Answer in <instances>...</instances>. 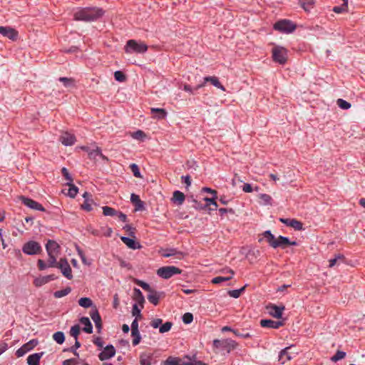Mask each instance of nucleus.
Instances as JSON below:
<instances>
[{"instance_id": "1", "label": "nucleus", "mask_w": 365, "mask_h": 365, "mask_svg": "<svg viewBox=\"0 0 365 365\" xmlns=\"http://www.w3.org/2000/svg\"><path fill=\"white\" fill-rule=\"evenodd\" d=\"M105 11L98 7L80 8L74 13V19L83 21H94L102 17Z\"/></svg>"}, {"instance_id": "2", "label": "nucleus", "mask_w": 365, "mask_h": 365, "mask_svg": "<svg viewBox=\"0 0 365 365\" xmlns=\"http://www.w3.org/2000/svg\"><path fill=\"white\" fill-rule=\"evenodd\" d=\"M237 342L230 338L214 339L212 341L213 350L216 352H221L223 354H230L237 348Z\"/></svg>"}, {"instance_id": "3", "label": "nucleus", "mask_w": 365, "mask_h": 365, "mask_svg": "<svg viewBox=\"0 0 365 365\" xmlns=\"http://www.w3.org/2000/svg\"><path fill=\"white\" fill-rule=\"evenodd\" d=\"M148 50V46L142 42H138L136 40H128L125 46V51L128 53H144Z\"/></svg>"}, {"instance_id": "4", "label": "nucleus", "mask_w": 365, "mask_h": 365, "mask_svg": "<svg viewBox=\"0 0 365 365\" xmlns=\"http://www.w3.org/2000/svg\"><path fill=\"white\" fill-rule=\"evenodd\" d=\"M274 30L283 34L292 33L297 28V25L288 19L277 21L273 26Z\"/></svg>"}, {"instance_id": "5", "label": "nucleus", "mask_w": 365, "mask_h": 365, "mask_svg": "<svg viewBox=\"0 0 365 365\" xmlns=\"http://www.w3.org/2000/svg\"><path fill=\"white\" fill-rule=\"evenodd\" d=\"M272 59L279 64H284L287 61V51L285 48L279 46H274L272 50Z\"/></svg>"}, {"instance_id": "6", "label": "nucleus", "mask_w": 365, "mask_h": 365, "mask_svg": "<svg viewBox=\"0 0 365 365\" xmlns=\"http://www.w3.org/2000/svg\"><path fill=\"white\" fill-rule=\"evenodd\" d=\"M182 273V269L175 266H165L159 268L157 270V274L165 279H168L175 274Z\"/></svg>"}, {"instance_id": "7", "label": "nucleus", "mask_w": 365, "mask_h": 365, "mask_svg": "<svg viewBox=\"0 0 365 365\" xmlns=\"http://www.w3.org/2000/svg\"><path fill=\"white\" fill-rule=\"evenodd\" d=\"M22 251L26 255H35L39 254L42 248L38 242L29 240L23 245Z\"/></svg>"}, {"instance_id": "8", "label": "nucleus", "mask_w": 365, "mask_h": 365, "mask_svg": "<svg viewBox=\"0 0 365 365\" xmlns=\"http://www.w3.org/2000/svg\"><path fill=\"white\" fill-rule=\"evenodd\" d=\"M57 268H58L61 270L62 274L68 279H71L73 278L71 266L69 265L66 258L60 259V260L58 262Z\"/></svg>"}, {"instance_id": "9", "label": "nucleus", "mask_w": 365, "mask_h": 365, "mask_svg": "<svg viewBox=\"0 0 365 365\" xmlns=\"http://www.w3.org/2000/svg\"><path fill=\"white\" fill-rule=\"evenodd\" d=\"M159 252L163 257H175L177 259H182L185 255L184 252L173 247L161 249Z\"/></svg>"}, {"instance_id": "10", "label": "nucleus", "mask_w": 365, "mask_h": 365, "mask_svg": "<svg viewBox=\"0 0 365 365\" xmlns=\"http://www.w3.org/2000/svg\"><path fill=\"white\" fill-rule=\"evenodd\" d=\"M38 341L37 339H31L29 342L24 344L21 347L18 349L16 351V355L17 357H21L24 354H26L28 351L33 349L37 344Z\"/></svg>"}, {"instance_id": "11", "label": "nucleus", "mask_w": 365, "mask_h": 365, "mask_svg": "<svg viewBox=\"0 0 365 365\" xmlns=\"http://www.w3.org/2000/svg\"><path fill=\"white\" fill-rule=\"evenodd\" d=\"M19 199L24 205L31 209L39 211H45V209L41 204L29 197L21 195L20 196Z\"/></svg>"}, {"instance_id": "12", "label": "nucleus", "mask_w": 365, "mask_h": 365, "mask_svg": "<svg viewBox=\"0 0 365 365\" xmlns=\"http://www.w3.org/2000/svg\"><path fill=\"white\" fill-rule=\"evenodd\" d=\"M0 34L12 41H16L19 36L18 31L10 26H0Z\"/></svg>"}, {"instance_id": "13", "label": "nucleus", "mask_w": 365, "mask_h": 365, "mask_svg": "<svg viewBox=\"0 0 365 365\" xmlns=\"http://www.w3.org/2000/svg\"><path fill=\"white\" fill-rule=\"evenodd\" d=\"M115 354V349L112 344L107 345L103 351L98 354V358L103 361L113 357Z\"/></svg>"}, {"instance_id": "14", "label": "nucleus", "mask_w": 365, "mask_h": 365, "mask_svg": "<svg viewBox=\"0 0 365 365\" xmlns=\"http://www.w3.org/2000/svg\"><path fill=\"white\" fill-rule=\"evenodd\" d=\"M90 316L95 323V326L97 329L98 333H101L102 329V319L101 317L98 312L97 308L94 306V307L91 309L90 312Z\"/></svg>"}, {"instance_id": "15", "label": "nucleus", "mask_w": 365, "mask_h": 365, "mask_svg": "<svg viewBox=\"0 0 365 365\" xmlns=\"http://www.w3.org/2000/svg\"><path fill=\"white\" fill-rule=\"evenodd\" d=\"M267 309L272 317L277 319H281L282 317V312L284 310L285 307L284 305L277 306L274 304H269L267 307Z\"/></svg>"}, {"instance_id": "16", "label": "nucleus", "mask_w": 365, "mask_h": 365, "mask_svg": "<svg viewBox=\"0 0 365 365\" xmlns=\"http://www.w3.org/2000/svg\"><path fill=\"white\" fill-rule=\"evenodd\" d=\"M279 221L287 226L294 228L295 230H302L303 224L296 219L279 218Z\"/></svg>"}, {"instance_id": "17", "label": "nucleus", "mask_w": 365, "mask_h": 365, "mask_svg": "<svg viewBox=\"0 0 365 365\" xmlns=\"http://www.w3.org/2000/svg\"><path fill=\"white\" fill-rule=\"evenodd\" d=\"M288 243H289V237L279 235L277 238L274 240L270 246L274 249L278 247L284 249L287 246Z\"/></svg>"}, {"instance_id": "18", "label": "nucleus", "mask_w": 365, "mask_h": 365, "mask_svg": "<svg viewBox=\"0 0 365 365\" xmlns=\"http://www.w3.org/2000/svg\"><path fill=\"white\" fill-rule=\"evenodd\" d=\"M58 277L55 274H48L43 277H37L34 279V284L36 287H41L48 283L51 281L56 279Z\"/></svg>"}, {"instance_id": "19", "label": "nucleus", "mask_w": 365, "mask_h": 365, "mask_svg": "<svg viewBox=\"0 0 365 365\" xmlns=\"http://www.w3.org/2000/svg\"><path fill=\"white\" fill-rule=\"evenodd\" d=\"M59 140L63 145L66 146H71L75 143L76 137L74 135L66 132L60 136Z\"/></svg>"}, {"instance_id": "20", "label": "nucleus", "mask_w": 365, "mask_h": 365, "mask_svg": "<svg viewBox=\"0 0 365 365\" xmlns=\"http://www.w3.org/2000/svg\"><path fill=\"white\" fill-rule=\"evenodd\" d=\"M156 363L154 360L153 354H148L142 352L140 354V365H152Z\"/></svg>"}, {"instance_id": "21", "label": "nucleus", "mask_w": 365, "mask_h": 365, "mask_svg": "<svg viewBox=\"0 0 365 365\" xmlns=\"http://www.w3.org/2000/svg\"><path fill=\"white\" fill-rule=\"evenodd\" d=\"M260 325L264 328L278 329L283 325L281 321H274L272 319H261Z\"/></svg>"}, {"instance_id": "22", "label": "nucleus", "mask_w": 365, "mask_h": 365, "mask_svg": "<svg viewBox=\"0 0 365 365\" xmlns=\"http://www.w3.org/2000/svg\"><path fill=\"white\" fill-rule=\"evenodd\" d=\"M163 296H164V292H157L153 289L151 292H150V293L147 297H148V301L151 304L156 306L158 304L160 299Z\"/></svg>"}, {"instance_id": "23", "label": "nucleus", "mask_w": 365, "mask_h": 365, "mask_svg": "<svg viewBox=\"0 0 365 365\" xmlns=\"http://www.w3.org/2000/svg\"><path fill=\"white\" fill-rule=\"evenodd\" d=\"M60 246L58 244L52 240H48L46 244V250L47 254H57L59 252Z\"/></svg>"}, {"instance_id": "24", "label": "nucleus", "mask_w": 365, "mask_h": 365, "mask_svg": "<svg viewBox=\"0 0 365 365\" xmlns=\"http://www.w3.org/2000/svg\"><path fill=\"white\" fill-rule=\"evenodd\" d=\"M43 354V351L30 354L27 358L28 365H39L40 360Z\"/></svg>"}, {"instance_id": "25", "label": "nucleus", "mask_w": 365, "mask_h": 365, "mask_svg": "<svg viewBox=\"0 0 365 365\" xmlns=\"http://www.w3.org/2000/svg\"><path fill=\"white\" fill-rule=\"evenodd\" d=\"M161 365H187L186 361H184L180 357L169 356L166 360L161 363Z\"/></svg>"}, {"instance_id": "26", "label": "nucleus", "mask_w": 365, "mask_h": 365, "mask_svg": "<svg viewBox=\"0 0 365 365\" xmlns=\"http://www.w3.org/2000/svg\"><path fill=\"white\" fill-rule=\"evenodd\" d=\"M80 323L83 325V331L87 334L93 333V325L87 317H82L79 319Z\"/></svg>"}, {"instance_id": "27", "label": "nucleus", "mask_w": 365, "mask_h": 365, "mask_svg": "<svg viewBox=\"0 0 365 365\" xmlns=\"http://www.w3.org/2000/svg\"><path fill=\"white\" fill-rule=\"evenodd\" d=\"M120 239L122 242L130 249L137 250L141 247L140 244L134 239H131L128 237H121Z\"/></svg>"}, {"instance_id": "28", "label": "nucleus", "mask_w": 365, "mask_h": 365, "mask_svg": "<svg viewBox=\"0 0 365 365\" xmlns=\"http://www.w3.org/2000/svg\"><path fill=\"white\" fill-rule=\"evenodd\" d=\"M130 201L135 205V210H143L144 207V202L140 199V197L136 194H131Z\"/></svg>"}, {"instance_id": "29", "label": "nucleus", "mask_w": 365, "mask_h": 365, "mask_svg": "<svg viewBox=\"0 0 365 365\" xmlns=\"http://www.w3.org/2000/svg\"><path fill=\"white\" fill-rule=\"evenodd\" d=\"M207 82H210L214 86H215L217 88H220L222 91H225V87L221 84L219 79L216 76H206L204 78V85Z\"/></svg>"}, {"instance_id": "30", "label": "nucleus", "mask_w": 365, "mask_h": 365, "mask_svg": "<svg viewBox=\"0 0 365 365\" xmlns=\"http://www.w3.org/2000/svg\"><path fill=\"white\" fill-rule=\"evenodd\" d=\"M133 299L141 307V308H143L145 297L142 292L138 288H134L133 289Z\"/></svg>"}, {"instance_id": "31", "label": "nucleus", "mask_w": 365, "mask_h": 365, "mask_svg": "<svg viewBox=\"0 0 365 365\" xmlns=\"http://www.w3.org/2000/svg\"><path fill=\"white\" fill-rule=\"evenodd\" d=\"M289 347H286L283 349L279 354L278 360L282 364H285L287 361H289L292 359V356L288 352V350L289 349Z\"/></svg>"}, {"instance_id": "32", "label": "nucleus", "mask_w": 365, "mask_h": 365, "mask_svg": "<svg viewBox=\"0 0 365 365\" xmlns=\"http://www.w3.org/2000/svg\"><path fill=\"white\" fill-rule=\"evenodd\" d=\"M227 272H229L230 274V276L229 277H222V276H218V277H214L212 279V282L213 284H220L221 282H227V281H229L230 280L234 274H235V272L232 269H230Z\"/></svg>"}, {"instance_id": "33", "label": "nucleus", "mask_w": 365, "mask_h": 365, "mask_svg": "<svg viewBox=\"0 0 365 365\" xmlns=\"http://www.w3.org/2000/svg\"><path fill=\"white\" fill-rule=\"evenodd\" d=\"M185 196L183 192L180 190H175L173 195V201L176 202L178 205H180L183 203L185 200Z\"/></svg>"}, {"instance_id": "34", "label": "nucleus", "mask_w": 365, "mask_h": 365, "mask_svg": "<svg viewBox=\"0 0 365 365\" xmlns=\"http://www.w3.org/2000/svg\"><path fill=\"white\" fill-rule=\"evenodd\" d=\"M151 113L155 114V117L158 119H163L167 115V112L163 108H151Z\"/></svg>"}, {"instance_id": "35", "label": "nucleus", "mask_w": 365, "mask_h": 365, "mask_svg": "<svg viewBox=\"0 0 365 365\" xmlns=\"http://www.w3.org/2000/svg\"><path fill=\"white\" fill-rule=\"evenodd\" d=\"M66 185L69 186L67 195L70 197L74 198L78 192V187L73 184V182H67Z\"/></svg>"}, {"instance_id": "36", "label": "nucleus", "mask_w": 365, "mask_h": 365, "mask_svg": "<svg viewBox=\"0 0 365 365\" xmlns=\"http://www.w3.org/2000/svg\"><path fill=\"white\" fill-rule=\"evenodd\" d=\"M71 288L70 287H67L65 289L54 292L53 297L57 299L61 298L68 295L69 293H71Z\"/></svg>"}, {"instance_id": "37", "label": "nucleus", "mask_w": 365, "mask_h": 365, "mask_svg": "<svg viewBox=\"0 0 365 365\" xmlns=\"http://www.w3.org/2000/svg\"><path fill=\"white\" fill-rule=\"evenodd\" d=\"M83 150L88 152V155L90 159H96L97 156L101 155V149L98 147H96V149L88 150L86 148H83Z\"/></svg>"}, {"instance_id": "38", "label": "nucleus", "mask_w": 365, "mask_h": 365, "mask_svg": "<svg viewBox=\"0 0 365 365\" xmlns=\"http://www.w3.org/2000/svg\"><path fill=\"white\" fill-rule=\"evenodd\" d=\"M53 339L58 344H62L65 341V334L63 331H58L53 334Z\"/></svg>"}, {"instance_id": "39", "label": "nucleus", "mask_w": 365, "mask_h": 365, "mask_svg": "<svg viewBox=\"0 0 365 365\" xmlns=\"http://www.w3.org/2000/svg\"><path fill=\"white\" fill-rule=\"evenodd\" d=\"M78 304L83 308L93 307V301L89 297H81L78 300Z\"/></svg>"}, {"instance_id": "40", "label": "nucleus", "mask_w": 365, "mask_h": 365, "mask_svg": "<svg viewBox=\"0 0 365 365\" xmlns=\"http://www.w3.org/2000/svg\"><path fill=\"white\" fill-rule=\"evenodd\" d=\"M81 346V343L78 341V340H75V344L71 346L70 348L64 349L63 351H70L72 352L75 356L77 357L79 356V354L77 351V349L80 348Z\"/></svg>"}, {"instance_id": "41", "label": "nucleus", "mask_w": 365, "mask_h": 365, "mask_svg": "<svg viewBox=\"0 0 365 365\" xmlns=\"http://www.w3.org/2000/svg\"><path fill=\"white\" fill-rule=\"evenodd\" d=\"M102 210H103V214L105 216L114 217L118 213V210H116L115 209H114L113 207H108V206H103L102 207Z\"/></svg>"}, {"instance_id": "42", "label": "nucleus", "mask_w": 365, "mask_h": 365, "mask_svg": "<svg viewBox=\"0 0 365 365\" xmlns=\"http://www.w3.org/2000/svg\"><path fill=\"white\" fill-rule=\"evenodd\" d=\"M204 86V83H200L195 86V88L191 87L188 84H185L183 86V90L186 92L190 93V94L195 95L196 93V91L200 89V88Z\"/></svg>"}, {"instance_id": "43", "label": "nucleus", "mask_w": 365, "mask_h": 365, "mask_svg": "<svg viewBox=\"0 0 365 365\" xmlns=\"http://www.w3.org/2000/svg\"><path fill=\"white\" fill-rule=\"evenodd\" d=\"M245 287L246 285L238 289L229 290L227 294L230 297L237 299L240 297L241 294L245 291Z\"/></svg>"}, {"instance_id": "44", "label": "nucleus", "mask_w": 365, "mask_h": 365, "mask_svg": "<svg viewBox=\"0 0 365 365\" xmlns=\"http://www.w3.org/2000/svg\"><path fill=\"white\" fill-rule=\"evenodd\" d=\"M216 199H217V195L216 196H213L212 197H204L203 200L206 202V204H205V205H206V207L210 205H213L215 207L214 208H212L211 210H216L217 207H218V205L216 202Z\"/></svg>"}, {"instance_id": "45", "label": "nucleus", "mask_w": 365, "mask_h": 365, "mask_svg": "<svg viewBox=\"0 0 365 365\" xmlns=\"http://www.w3.org/2000/svg\"><path fill=\"white\" fill-rule=\"evenodd\" d=\"M131 336L133 337V341L132 344L133 346H137L139 344L141 340V336L140 334L139 330L138 331H131Z\"/></svg>"}, {"instance_id": "46", "label": "nucleus", "mask_w": 365, "mask_h": 365, "mask_svg": "<svg viewBox=\"0 0 365 365\" xmlns=\"http://www.w3.org/2000/svg\"><path fill=\"white\" fill-rule=\"evenodd\" d=\"M48 259L47 264L48 267H58V262L56 260V255L54 254H48Z\"/></svg>"}, {"instance_id": "47", "label": "nucleus", "mask_w": 365, "mask_h": 365, "mask_svg": "<svg viewBox=\"0 0 365 365\" xmlns=\"http://www.w3.org/2000/svg\"><path fill=\"white\" fill-rule=\"evenodd\" d=\"M173 325V324L171 322H166L164 324L162 323L159 329V332L161 334H164L165 332L169 331L171 329Z\"/></svg>"}, {"instance_id": "48", "label": "nucleus", "mask_w": 365, "mask_h": 365, "mask_svg": "<svg viewBox=\"0 0 365 365\" xmlns=\"http://www.w3.org/2000/svg\"><path fill=\"white\" fill-rule=\"evenodd\" d=\"M346 352L343 351L338 350L335 354L331 358V361L333 362H336L346 356Z\"/></svg>"}, {"instance_id": "49", "label": "nucleus", "mask_w": 365, "mask_h": 365, "mask_svg": "<svg viewBox=\"0 0 365 365\" xmlns=\"http://www.w3.org/2000/svg\"><path fill=\"white\" fill-rule=\"evenodd\" d=\"M336 103L337 106L343 110H347L351 108V103L342 98H339Z\"/></svg>"}, {"instance_id": "50", "label": "nucleus", "mask_w": 365, "mask_h": 365, "mask_svg": "<svg viewBox=\"0 0 365 365\" xmlns=\"http://www.w3.org/2000/svg\"><path fill=\"white\" fill-rule=\"evenodd\" d=\"M59 81L62 82L65 87H71L74 86V80L67 77H60Z\"/></svg>"}, {"instance_id": "51", "label": "nucleus", "mask_w": 365, "mask_h": 365, "mask_svg": "<svg viewBox=\"0 0 365 365\" xmlns=\"http://www.w3.org/2000/svg\"><path fill=\"white\" fill-rule=\"evenodd\" d=\"M80 334V327L78 324H75L71 327L70 329L71 336L75 338V340H78V336Z\"/></svg>"}, {"instance_id": "52", "label": "nucleus", "mask_w": 365, "mask_h": 365, "mask_svg": "<svg viewBox=\"0 0 365 365\" xmlns=\"http://www.w3.org/2000/svg\"><path fill=\"white\" fill-rule=\"evenodd\" d=\"M135 284L142 287L144 290L148 291L149 292L153 290V289L151 288L149 284L140 279H136Z\"/></svg>"}, {"instance_id": "53", "label": "nucleus", "mask_w": 365, "mask_h": 365, "mask_svg": "<svg viewBox=\"0 0 365 365\" xmlns=\"http://www.w3.org/2000/svg\"><path fill=\"white\" fill-rule=\"evenodd\" d=\"M233 334L239 337L243 338V339H247V338H252V335L250 334L249 332H246L245 331H240L238 329H236L235 331H233Z\"/></svg>"}, {"instance_id": "54", "label": "nucleus", "mask_w": 365, "mask_h": 365, "mask_svg": "<svg viewBox=\"0 0 365 365\" xmlns=\"http://www.w3.org/2000/svg\"><path fill=\"white\" fill-rule=\"evenodd\" d=\"M262 235L264 238H266L268 244L270 245L271 243L274 241L275 239L274 235L271 232L270 230H266L262 233Z\"/></svg>"}, {"instance_id": "55", "label": "nucleus", "mask_w": 365, "mask_h": 365, "mask_svg": "<svg viewBox=\"0 0 365 365\" xmlns=\"http://www.w3.org/2000/svg\"><path fill=\"white\" fill-rule=\"evenodd\" d=\"M91 202H93V200H89V198H86L83 203L81 205V208L86 211H91L92 205Z\"/></svg>"}, {"instance_id": "56", "label": "nucleus", "mask_w": 365, "mask_h": 365, "mask_svg": "<svg viewBox=\"0 0 365 365\" xmlns=\"http://www.w3.org/2000/svg\"><path fill=\"white\" fill-rule=\"evenodd\" d=\"M114 78L118 82H124L126 80V76L120 71L114 73Z\"/></svg>"}, {"instance_id": "57", "label": "nucleus", "mask_w": 365, "mask_h": 365, "mask_svg": "<svg viewBox=\"0 0 365 365\" xmlns=\"http://www.w3.org/2000/svg\"><path fill=\"white\" fill-rule=\"evenodd\" d=\"M140 312L141 309L138 307V304H134L132 308V315L135 317L136 319H140L142 317Z\"/></svg>"}, {"instance_id": "58", "label": "nucleus", "mask_w": 365, "mask_h": 365, "mask_svg": "<svg viewBox=\"0 0 365 365\" xmlns=\"http://www.w3.org/2000/svg\"><path fill=\"white\" fill-rule=\"evenodd\" d=\"M348 8V3L345 2L341 5V6H334L333 8V11L336 13V14H341V13H343L344 11H345Z\"/></svg>"}, {"instance_id": "59", "label": "nucleus", "mask_w": 365, "mask_h": 365, "mask_svg": "<svg viewBox=\"0 0 365 365\" xmlns=\"http://www.w3.org/2000/svg\"><path fill=\"white\" fill-rule=\"evenodd\" d=\"M76 251H77V253H78V256L80 257L82 262L84 264L90 265L91 262H87V259H86V255H85L83 251L78 246L76 247Z\"/></svg>"}, {"instance_id": "60", "label": "nucleus", "mask_w": 365, "mask_h": 365, "mask_svg": "<svg viewBox=\"0 0 365 365\" xmlns=\"http://www.w3.org/2000/svg\"><path fill=\"white\" fill-rule=\"evenodd\" d=\"M130 168L135 177H136V178L142 177L138 165H136L135 163H132L130 165Z\"/></svg>"}, {"instance_id": "61", "label": "nucleus", "mask_w": 365, "mask_h": 365, "mask_svg": "<svg viewBox=\"0 0 365 365\" xmlns=\"http://www.w3.org/2000/svg\"><path fill=\"white\" fill-rule=\"evenodd\" d=\"M344 259V257L343 255L339 254V255H336L335 257L329 259V267H334V265L336 264V263L339 260L343 261Z\"/></svg>"}, {"instance_id": "62", "label": "nucleus", "mask_w": 365, "mask_h": 365, "mask_svg": "<svg viewBox=\"0 0 365 365\" xmlns=\"http://www.w3.org/2000/svg\"><path fill=\"white\" fill-rule=\"evenodd\" d=\"M184 358L187 359L188 361H186L187 365H207L205 363L202 362V361L198 360H192V359L188 356L185 355Z\"/></svg>"}, {"instance_id": "63", "label": "nucleus", "mask_w": 365, "mask_h": 365, "mask_svg": "<svg viewBox=\"0 0 365 365\" xmlns=\"http://www.w3.org/2000/svg\"><path fill=\"white\" fill-rule=\"evenodd\" d=\"M193 321V315L190 312H187L182 316V322L186 324H190Z\"/></svg>"}, {"instance_id": "64", "label": "nucleus", "mask_w": 365, "mask_h": 365, "mask_svg": "<svg viewBox=\"0 0 365 365\" xmlns=\"http://www.w3.org/2000/svg\"><path fill=\"white\" fill-rule=\"evenodd\" d=\"M163 323V319H160V318H155V319H153L151 322H150V326L154 328V329H157V328H159L160 329V327L161 326Z\"/></svg>"}]
</instances>
